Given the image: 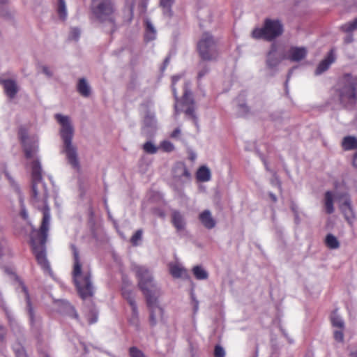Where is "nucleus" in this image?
<instances>
[{
	"instance_id": "nucleus-10",
	"label": "nucleus",
	"mask_w": 357,
	"mask_h": 357,
	"mask_svg": "<svg viewBox=\"0 0 357 357\" xmlns=\"http://www.w3.org/2000/svg\"><path fill=\"white\" fill-rule=\"evenodd\" d=\"M158 296H153L146 298L147 307L150 311L149 323L152 327L155 326L159 321L164 320V310L158 305Z\"/></svg>"
},
{
	"instance_id": "nucleus-42",
	"label": "nucleus",
	"mask_w": 357,
	"mask_h": 357,
	"mask_svg": "<svg viewBox=\"0 0 357 357\" xmlns=\"http://www.w3.org/2000/svg\"><path fill=\"white\" fill-rule=\"evenodd\" d=\"M80 36V30L77 27H73L71 29L70 34H69V39L74 40L75 41L78 40Z\"/></svg>"
},
{
	"instance_id": "nucleus-64",
	"label": "nucleus",
	"mask_w": 357,
	"mask_h": 357,
	"mask_svg": "<svg viewBox=\"0 0 357 357\" xmlns=\"http://www.w3.org/2000/svg\"><path fill=\"white\" fill-rule=\"evenodd\" d=\"M351 357H357V350L350 353Z\"/></svg>"
},
{
	"instance_id": "nucleus-33",
	"label": "nucleus",
	"mask_w": 357,
	"mask_h": 357,
	"mask_svg": "<svg viewBox=\"0 0 357 357\" xmlns=\"http://www.w3.org/2000/svg\"><path fill=\"white\" fill-rule=\"evenodd\" d=\"M130 307L132 310V314L129 319V322L131 325L138 328L139 326V320L137 305H135Z\"/></svg>"
},
{
	"instance_id": "nucleus-6",
	"label": "nucleus",
	"mask_w": 357,
	"mask_h": 357,
	"mask_svg": "<svg viewBox=\"0 0 357 357\" xmlns=\"http://www.w3.org/2000/svg\"><path fill=\"white\" fill-rule=\"evenodd\" d=\"M132 270L138 281V287L146 298L160 295V288L155 282L151 271L144 266L134 265Z\"/></svg>"
},
{
	"instance_id": "nucleus-59",
	"label": "nucleus",
	"mask_w": 357,
	"mask_h": 357,
	"mask_svg": "<svg viewBox=\"0 0 357 357\" xmlns=\"http://www.w3.org/2000/svg\"><path fill=\"white\" fill-rule=\"evenodd\" d=\"M178 102H176L174 105V115L176 116H178L181 112V110L178 109Z\"/></svg>"
},
{
	"instance_id": "nucleus-49",
	"label": "nucleus",
	"mask_w": 357,
	"mask_h": 357,
	"mask_svg": "<svg viewBox=\"0 0 357 357\" xmlns=\"http://www.w3.org/2000/svg\"><path fill=\"white\" fill-rule=\"evenodd\" d=\"M42 72L44 73L48 78H51L53 76L52 71L50 69V68L47 66H42Z\"/></svg>"
},
{
	"instance_id": "nucleus-44",
	"label": "nucleus",
	"mask_w": 357,
	"mask_h": 357,
	"mask_svg": "<svg viewBox=\"0 0 357 357\" xmlns=\"http://www.w3.org/2000/svg\"><path fill=\"white\" fill-rule=\"evenodd\" d=\"M161 147L164 151H165L167 152H170V151H173L174 148L172 143H171L169 141H163L161 143Z\"/></svg>"
},
{
	"instance_id": "nucleus-51",
	"label": "nucleus",
	"mask_w": 357,
	"mask_h": 357,
	"mask_svg": "<svg viewBox=\"0 0 357 357\" xmlns=\"http://www.w3.org/2000/svg\"><path fill=\"white\" fill-rule=\"evenodd\" d=\"M273 178L271 180V184L273 185H278L279 188H281V182L279 180L275 172H273Z\"/></svg>"
},
{
	"instance_id": "nucleus-41",
	"label": "nucleus",
	"mask_w": 357,
	"mask_h": 357,
	"mask_svg": "<svg viewBox=\"0 0 357 357\" xmlns=\"http://www.w3.org/2000/svg\"><path fill=\"white\" fill-rule=\"evenodd\" d=\"M199 66H201V69L199 70L197 75V79L199 80L201 79L209 72V68L207 65L200 63Z\"/></svg>"
},
{
	"instance_id": "nucleus-9",
	"label": "nucleus",
	"mask_w": 357,
	"mask_h": 357,
	"mask_svg": "<svg viewBox=\"0 0 357 357\" xmlns=\"http://www.w3.org/2000/svg\"><path fill=\"white\" fill-rule=\"evenodd\" d=\"M16 279L19 282V285L22 289V291L24 294L26 301L25 310L29 317V324L32 328L38 329L40 326L41 317L36 313L35 308L32 305L27 287L18 278Z\"/></svg>"
},
{
	"instance_id": "nucleus-38",
	"label": "nucleus",
	"mask_w": 357,
	"mask_h": 357,
	"mask_svg": "<svg viewBox=\"0 0 357 357\" xmlns=\"http://www.w3.org/2000/svg\"><path fill=\"white\" fill-rule=\"evenodd\" d=\"M143 149L146 153L149 154H155L158 151V148L151 141L144 143Z\"/></svg>"
},
{
	"instance_id": "nucleus-39",
	"label": "nucleus",
	"mask_w": 357,
	"mask_h": 357,
	"mask_svg": "<svg viewBox=\"0 0 357 357\" xmlns=\"http://www.w3.org/2000/svg\"><path fill=\"white\" fill-rule=\"evenodd\" d=\"M18 135L22 144L29 141L28 132L24 127L22 126L19 128Z\"/></svg>"
},
{
	"instance_id": "nucleus-45",
	"label": "nucleus",
	"mask_w": 357,
	"mask_h": 357,
	"mask_svg": "<svg viewBox=\"0 0 357 357\" xmlns=\"http://www.w3.org/2000/svg\"><path fill=\"white\" fill-rule=\"evenodd\" d=\"M156 38V31L148 32L145 31L144 40L146 42H150Z\"/></svg>"
},
{
	"instance_id": "nucleus-55",
	"label": "nucleus",
	"mask_w": 357,
	"mask_h": 357,
	"mask_svg": "<svg viewBox=\"0 0 357 357\" xmlns=\"http://www.w3.org/2000/svg\"><path fill=\"white\" fill-rule=\"evenodd\" d=\"M169 60H170V56H168L165 58V59L164 60V62H163V66L161 68V70L163 71L165 70V68H167V66H168L169 63Z\"/></svg>"
},
{
	"instance_id": "nucleus-52",
	"label": "nucleus",
	"mask_w": 357,
	"mask_h": 357,
	"mask_svg": "<svg viewBox=\"0 0 357 357\" xmlns=\"http://www.w3.org/2000/svg\"><path fill=\"white\" fill-rule=\"evenodd\" d=\"M98 321V313L96 312H91V317L89 319V324L96 323Z\"/></svg>"
},
{
	"instance_id": "nucleus-8",
	"label": "nucleus",
	"mask_w": 357,
	"mask_h": 357,
	"mask_svg": "<svg viewBox=\"0 0 357 357\" xmlns=\"http://www.w3.org/2000/svg\"><path fill=\"white\" fill-rule=\"evenodd\" d=\"M197 51L202 61H214L219 56L217 43L213 36L205 32L197 43Z\"/></svg>"
},
{
	"instance_id": "nucleus-35",
	"label": "nucleus",
	"mask_w": 357,
	"mask_h": 357,
	"mask_svg": "<svg viewBox=\"0 0 357 357\" xmlns=\"http://www.w3.org/2000/svg\"><path fill=\"white\" fill-rule=\"evenodd\" d=\"M170 273L174 278H179L183 276V273H186V270L177 265H172L170 266Z\"/></svg>"
},
{
	"instance_id": "nucleus-53",
	"label": "nucleus",
	"mask_w": 357,
	"mask_h": 357,
	"mask_svg": "<svg viewBox=\"0 0 357 357\" xmlns=\"http://www.w3.org/2000/svg\"><path fill=\"white\" fill-rule=\"evenodd\" d=\"M128 13L129 17L126 21L128 23H130L132 21V16H133V7L132 6H129L128 8Z\"/></svg>"
},
{
	"instance_id": "nucleus-27",
	"label": "nucleus",
	"mask_w": 357,
	"mask_h": 357,
	"mask_svg": "<svg viewBox=\"0 0 357 357\" xmlns=\"http://www.w3.org/2000/svg\"><path fill=\"white\" fill-rule=\"evenodd\" d=\"M341 210L347 220L354 217V212L350 199H347L344 201L341 205Z\"/></svg>"
},
{
	"instance_id": "nucleus-50",
	"label": "nucleus",
	"mask_w": 357,
	"mask_h": 357,
	"mask_svg": "<svg viewBox=\"0 0 357 357\" xmlns=\"http://www.w3.org/2000/svg\"><path fill=\"white\" fill-rule=\"evenodd\" d=\"M145 25H146V31H148V32L156 31L153 24L151 23V22L149 20H146L145 21Z\"/></svg>"
},
{
	"instance_id": "nucleus-18",
	"label": "nucleus",
	"mask_w": 357,
	"mask_h": 357,
	"mask_svg": "<svg viewBox=\"0 0 357 357\" xmlns=\"http://www.w3.org/2000/svg\"><path fill=\"white\" fill-rule=\"evenodd\" d=\"M335 50L331 49L330 52L328 53L326 57L318 65L316 70V75H321L326 70H327L330 66L335 61Z\"/></svg>"
},
{
	"instance_id": "nucleus-37",
	"label": "nucleus",
	"mask_w": 357,
	"mask_h": 357,
	"mask_svg": "<svg viewBox=\"0 0 357 357\" xmlns=\"http://www.w3.org/2000/svg\"><path fill=\"white\" fill-rule=\"evenodd\" d=\"M142 229H138L132 235L130 239V242L133 246H137L139 245V241L142 239Z\"/></svg>"
},
{
	"instance_id": "nucleus-34",
	"label": "nucleus",
	"mask_w": 357,
	"mask_h": 357,
	"mask_svg": "<svg viewBox=\"0 0 357 357\" xmlns=\"http://www.w3.org/2000/svg\"><path fill=\"white\" fill-rule=\"evenodd\" d=\"M331 319L333 326L339 328L342 330L344 328V320L341 317L337 314L335 312L332 314Z\"/></svg>"
},
{
	"instance_id": "nucleus-57",
	"label": "nucleus",
	"mask_w": 357,
	"mask_h": 357,
	"mask_svg": "<svg viewBox=\"0 0 357 357\" xmlns=\"http://www.w3.org/2000/svg\"><path fill=\"white\" fill-rule=\"evenodd\" d=\"M180 133H181V130H180L178 128H176V129H175V130L172 132V134H171V137H172V138H175V137H178V136L180 135Z\"/></svg>"
},
{
	"instance_id": "nucleus-32",
	"label": "nucleus",
	"mask_w": 357,
	"mask_h": 357,
	"mask_svg": "<svg viewBox=\"0 0 357 357\" xmlns=\"http://www.w3.org/2000/svg\"><path fill=\"white\" fill-rule=\"evenodd\" d=\"M325 206L328 214H331L334 212L333 197V194L330 191H327L325 193Z\"/></svg>"
},
{
	"instance_id": "nucleus-30",
	"label": "nucleus",
	"mask_w": 357,
	"mask_h": 357,
	"mask_svg": "<svg viewBox=\"0 0 357 357\" xmlns=\"http://www.w3.org/2000/svg\"><path fill=\"white\" fill-rule=\"evenodd\" d=\"M192 273L196 279L199 280H206L208 277V272L201 266H195L192 268Z\"/></svg>"
},
{
	"instance_id": "nucleus-1",
	"label": "nucleus",
	"mask_w": 357,
	"mask_h": 357,
	"mask_svg": "<svg viewBox=\"0 0 357 357\" xmlns=\"http://www.w3.org/2000/svg\"><path fill=\"white\" fill-rule=\"evenodd\" d=\"M48 190L42 178V167L38 160L31 165V203L43 212L41 225L36 234L31 236V245L38 265L45 273L52 274V269L47 259L46 242L50 229L51 214L47 205Z\"/></svg>"
},
{
	"instance_id": "nucleus-56",
	"label": "nucleus",
	"mask_w": 357,
	"mask_h": 357,
	"mask_svg": "<svg viewBox=\"0 0 357 357\" xmlns=\"http://www.w3.org/2000/svg\"><path fill=\"white\" fill-rule=\"evenodd\" d=\"M6 335V330L3 326H0V340L3 341L4 340Z\"/></svg>"
},
{
	"instance_id": "nucleus-60",
	"label": "nucleus",
	"mask_w": 357,
	"mask_h": 357,
	"mask_svg": "<svg viewBox=\"0 0 357 357\" xmlns=\"http://www.w3.org/2000/svg\"><path fill=\"white\" fill-rule=\"evenodd\" d=\"M354 40L352 35H349L344 38L346 43H351Z\"/></svg>"
},
{
	"instance_id": "nucleus-2",
	"label": "nucleus",
	"mask_w": 357,
	"mask_h": 357,
	"mask_svg": "<svg viewBox=\"0 0 357 357\" xmlns=\"http://www.w3.org/2000/svg\"><path fill=\"white\" fill-rule=\"evenodd\" d=\"M54 118L61 126L60 136L63 144L62 152L66 154L67 161L71 167L79 171L80 169V164L78 159L77 149L73 144L74 127L71 124L68 116L56 114Z\"/></svg>"
},
{
	"instance_id": "nucleus-54",
	"label": "nucleus",
	"mask_w": 357,
	"mask_h": 357,
	"mask_svg": "<svg viewBox=\"0 0 357 357\" xmlns=\"http://www.w3.org/2000/svg\"><path fill=\"white\" fill-rule=\"evenodd\" d=\"M192 301H193V311H194V313H196L198 311V308H199V301L194 296H192Z\"/></svg>"
},
{
	"instance_id": "nucleus-28",
	"label": "nucleus",
	"mask_w": 357,
	"mask_h": 357,
	"mask_svg": "<svg viewBox=\"0 0 357 357\" xmlns=\"http://www.w3.org/2000/svg\"><path fill=\"white\" fill-rule=\"evenodd\" d=\"M57 13L62 21H65L68 17L67 8L65 0H58Z\"/></svg>"
},
{
	"instance_id": "nucleus-29",
	"label": "nucleus",
	"mask_w": 357,
	"mask_h": 357,
	"mask_svg": "<svg viewBox=\"0 0 357 357\" xmlns=\"http://www.w3.org/2000/svg\"><path fill=\"white\" fill-rule=\"evenodd\" d=\"M121 294L123 298L128 301L130 306L137 305L135 296L130 289L126 287H123L121 289Z\"/></svg>"
},
{
	"instance_id": "nucleus-24",
	"label": "nucleus",
	"mask_w": 357,
	"mask_h": 357,
	"mask_svg": "<svg viewBox=\"0 0 357 357\" xmlns=\"http://www.w3.org/2000/svg\"><path fill=\"white\" fill-rule=\"evenodd\" d=\"M341 145L344 151L357 149V137L351 135L346 136L342 139Z\"/></svg>"
},
{
	"instance_id": "nucleus-61",
	"label": "nucleus",
	"mask_w": 357,
	"mask_h": 357,
	"mask_svg": "<svg viewBox=\"0 0 357 357\" xmlns=\"http://www.w3.org/2000/svg\"><path fill=\"white\" fill-rule=\"evenodd\" d=\"M268 195H269L270 198L271 199V200L273 202H277L278 199H277L276 195L274 193L271 192L268 193Z\"/></svg>"
},
{
	"instance_id": "nucleus-46",
	"label": "nucleus",
	"mask_w": 357,
	"mask_h": 357,
	"mask_svg": "<svg viewBox=\"0 0 357 357\" xmlns=\"http://www.w3.org/2000/svg\"><path fill=\"white\" fill-rule=\"evenodd\" d=\"M15 351L17 357H27L25 350L23 347L15 348Z\"/></svg>"
},
{
	"instance_id": "nucleus-4",
	"label": "nucleus",
	"mask_w": 357,
	"mask_h": 357,
	"mask_svg": "<svg viewBox=\"0 0 357 357\" xmlns=\"http://www.w3.org/2000/svg\"><path fill=\"white\" fill-rule=\"evenodd\" d=\"M91 10L93 15L99 22H108L110 24V34L117 30L118 26L114 15L116 8L112 0H92Z\"/></svg>"
},
{
	"instance_id": "nucleus-22",
	"label": "nucleus",
	"mask_w": 357,
	"mask_h": 357,
	"mask_svg": "<svg viewBox=\"0 0 357 357\" xmlns=\"http://www.w3.org/2000/svg\"><path fill=\"white\" fill-rule=\"evenodd\" d=\"M22 146L25 153V157L27 159L33 158L38 149L37 142L30 140L26 143L22 144Z\"/></svg>"
},
{
	"instance_id": "nucleus-17",
	"label": "nucleus",
	"mask_w": 357,
	"mask_h": 357,
	"mask_svg": "<svg viewBox=\"0 0 357 357\" xmlns=\"http://www.w3.org/2000/svg\"><path fill=\"white\" fill-rule=\"evenodd\" d=\"M5 94L10 99L15 98L19 91V86L15 79H3L2 84Z\"/></svg>"
},
{
	"instance_id": "nucleus-15",
	"label": "nucleus",
	"mask_w": 357,
	"mask_h": 357,
	"mask_svg": "<svg viewBox=\"0 0 357 357\" xmlns=\"http://www.w3.org/2000/svg\"><path fill=\"white\" fill-rule=\"evenodd\" d=\"M10 186L12 187L14 192L17 195L18 199L20 202V215L22 217V219L24 220H29V213L26 208L25 204H24V198L23 196V194L22 192V190L20 189V185L18 183L12 178H9Z\"/></svg>"
},
{
	"instance_id": "nucleus-3",
	"label": "nucleus",
	"mask_w": 357,
	"mask_h": 357,
	"mask_svg": "<svg viewBox=\"0 0 357 357\" xmlns=\"http://www.w3.org/2000/svg\"><path fill=\"white\" fill-rule=\"evenodd\" d=\"M70 248L74 260L73 271L74 282L79 296L84 300L91 297L94 293L91 274L90 271H88L84 273L83 275H82V264L80 263L79 250L74 244L70 245Z\"/></svg>"
},
{
	"instance_id": "nucleus-13",
	"label": "nucleus",
	"mask_w": 357,
	"mask_h": 357,
	"mask_svg": "<svg viewBox=\"0 0 357 357\" xmlns=\"http://www.w3.org/2000/svg\"><path fill=\"white\" fill-rule=\"evenodd\" d=\"M278 45L275 43H273L271 45L269 51L266 54V66L274 72L276 71V68L283 59V57L278 54Z\"/></svg>"
},
{
	"instance_id": "nucleus-16",
	"label": "nucleus",
	"mask_w": 357,
	"mask_h": 357,
	"mask_svg": "<svg viewBox=\"0 0 357 357\" xmlns=\"http://www.w3.org/2000/svg\"><path fill=\"white\" fill-rule=\"evenodd\" d=\"M58 311L63 314L80 321L79 314L75 307L67 301L60 300L58 302Z\"/></svg>"
},
{
	"instance_id": "nucleus-12",
	"label": "nucleus",
	"mask_w": 357,
	"mask_h": 357,
	"mask_svg": "<svg viewBox=\"0 0 357 357\" xmlns=\"http://www.w3.org/2000/svg\"><path fill=\"white\" fill-rule=\"evenodd\" d=\"M181 104L186 108L183 110L185 116L188 119L191 120L195 126L198 128V117L195 113V101L192 97V93L190 91L185 90L183 95Z\"/></svg>"
},
{
	"instance_id": "nucleus-31",
	"label": "nucleus",
	"mask_w": 357,
	"mask_h": 357,
	"mask_svg": "<svg viewBox=\"0 0 357 357\" xmlns=\"http://www.w3.org/2000/svg\"><path fill=\"white\" fill-rule=\"evenodd\" d=\"M325 243L330 249H337L340 247V242L337 238L332 234H328L326 236Z\"/></svg>"
},
{
	"instance_id": "nucleus-14",
	"label": "nucleus",
	"mask_w": 357,
	"mask_h": 357,
	"mask_svg": "<svg viewBox=\"0 0 357 357\" xmlns=\"http://www.w3.org/2000/svg\"><path fill=\"white\" fill-rule=\"evenodd\" d=\"M173 177L178 182L185 183L190 181L191 174L186 165L182 162H176L172 169Z\"/></svg>"
},
{
	"instance_id": "nucleus-7",
	"label": "nucleus",
	"mask_w": 357,
	"mask_h": 357,
	"mask_svg": "<svg viewBox=\"0 0 357 357\" xmlns=\"http://www.w3.org/2000/svg\"><path fill=\"white\" fill-rule=\"evenodd\" d=\"M284 32V26L281 20L278 19L266 18L262 27L255 28L251 36L254 39H263L271 42L279 38Z\"/></svg>"
},
{
	"instance_id": "nucleus-47",
	"label": "nucleus",
	"mask_w": 357,
	"mask_h": 357,
	"mask_svg": "<svg viewBox=\"0 0 357 357\" xmlns=\"http://www.w3.org/2000/svg\"><path fill=\"white\" fill-rule=\"evenodd\" d=\"M334 338L337 342H342L344 340V334L342 331H335L334 332Z\"/></svg>"
},
{
	"instance_id": "nucleus-23",
	"label": "nucleus",
	"mask_w": 357,
	"mask_h": 357,
	"mask_svg": "<svg viewBox=\"0 0 357 357\" xmlns=\"http://www.w3.org/2000/svg\"><path fill=\"white\" fill-rule=\"evenodd\" d=\"M77 90L83 97L87 98L91 95V89L85 78H80L78 80Z\"/></svg>"
},
{
	"instance_id": "nucleus-43",
	"label": "nucleus",
	"mask_w": 357,
	"mask_h": 357,
	"mask_svg": "<svg viewBox=\"0 0 357 357\" xmlns=\"http://www.w3.org/2000/svg\"><path fill=\"white\" fill-rule=\"evenodd\" d=\"M214 356L215 357H225V351L222 347L219 344L215 346L214 349Z\"/></svg>"
},
{
	"instance_id": "nucleus-21",
	"label": "nucleus",
	"mask_w": 357,
	"mask_h": 357,
	"mask_svg": "<svg viewBox=\"0 0 357 357\" xmlns=\"http://www.w3.org/2000/svg\"><path fill=\"white\" fill-rule=\"evenodd\" d=\"M199 220L202 225L208 229H213L215 226V221L208 210H205L200 213Z\"/></svg>"
},
{
	"instance_id": "nucleus-26",
	"label": "nucleus",
	"mask_w": 357,
	"mask_h": 357,
	"mask_svg": "<svg viewBox=\"0 0 357 357\" xmlns=\"http://www.w3.org/2000/svg\"><path fill=\"white\" fill-rule=\"evenodd\" d=\"M174 1L175 0H160V6L162 8L163 15L169 18L173 15L172 6Z\"/></svg>"
},
{
	"instance_id": "nucleus-62",
	"label": "nucleus",
	"mask_w": 357,
	"mask_h": 357,
	"mask_svg": "<svg viewBox=\"0 0 357 357\" xmlns=\"http://www.w3.org/2000/svg\"><path fill=\"white\" fill-rule=\"evenodd\" d=\"M262 160H263V162H264V166H265L266 169L267 171H268V172H273L270 169V168H269V167H268V163L266 162V161L264 158H262Z\"/></svg>"
},
{
	"instance_id": "nucleus-40",
	"label": "nucleus",
	"mask_w": 357,
	"mask_h": 357,
	"mask_svg": "<svg viewBox=\"0 0 357 357\" xmlns=\"http://www.w3.org/2000/svg\"><path fill=\"white\" fill-rule=\"evenodd\" d=\"M130 357H146L144 354L136 347H131L129 349Z\"/></svg>"
},
{
	"instance_id": "nucleus-25",
	"label": "nucleus",
	"mask_w": 357,
	"mask_h": 357,
	"mask_svg": "<svg viewBox=\"0 0 357 357\" xmlns=\"http://www.w3.org/2000/svg\"><path fill=\"white\" fill-rule=\"evenodd\" d=\"M197 181L200 182H207L211 180V174L208 167L205 165L200 167L196 174Z\"/></svg>"
},
{
	"instance_id": "nucleus-58",
	"label": "nucleus",
	"mask_w": 357,
	"mask_h": 357,
	"mask_svg": "<svg viewBox=\"0 0 357 357\" xmlns=\"http://www.w3.org/2000/svg\"><path fill=\"white\" fill-rule=\"evenodd\" d=\"M352 165H353L354 167L357 169V150L354 153Z\"/></svg>"
},
{
	"instance_id": "nucleus-63",
	"label": "nucleus",
	"mask_w": 357,
	"mask_h": 357,
	"mask_svg": "<svg viewBox=\"0 0 357 357\" xmlns=\"http://www.w3.org/2000/svg\"><path fill=\"white\" fill-rule=\"evenodd\" d=\"M172 91H173V93H174V98L176 99V101L178 102V96H177V94H176V89L174 87V85L172 84Z\"/></svg>"
},
{
	"instance_id": "nucleus-20",
	"label": "nucleus",
	"mask_w": 357,
	"mask_h": 357,
	"mask_svg": "<svg viewBox=\"0 0 357 357\" xmlns=\"http://www.w3.org/2000/svg\"><path fill=\"white\" fill-rule=\"evenodd\" d=\"M172 223L178 231L183 230L185 227V220L183 215L178 211L172 213Z\"/></svg>"
},
{
	"instance_id": "nucleus-5",
	"label": "nucleus",
	"mask_w": 357,
	"mask_h": 357,
	"mask_svg": "<svg viewBox=\"0 0 357 357\" xmlns=\"http://www.w3.org/2000/svg\"><path fill=\"white\" fill-rule=\"evenodd\" d=\"M340 102L344 107H352L357 102V75L345 73L340 80L337 89Z\"/></svg>"
},
{
	"instance_id": "nucleus-36",
	"label": "nucleus",
	"mask_w": 357,
	"mask_h": 357,
	"mask_svg": "<svg viewBox=\"0 0 357 357\" xmlns=\"http://www.w3.org/2000/svg\"><path fill=\"white\" fill-rule=\"evenodd\" d=\"M341 29L347 33H351L357 29V17L353 21L344 24L341 26Z\"/></svg>"
},
{
	"instance_id": "nucleus-19",
	"label": "nucleus",
	"mask_w": 357,
	"mask_h": 357,
	"mask_svg": "<svg viewBox=\"0 0 357 357\" xmlns=\"http://www.w3.org/2000/svg\"><path fill=\"white\" fill-rule=\"evenodd\" d=\"M307 55L305 47H291L289 51V59L292 61L298 62L303 60Z\"/></svg>"
},
{
	"instance_id": "nucleus-11",
	"label": "nucleus",
	"mask_w": 357,
	"mask_h": 357,
	"mask_svg": "<svg viewBox=\"0 0 357 357\" xmlns=\"http://www.w3.org/2000/svg\"><path fill=\"white\" fill-rule=\"evenodd\" d=\"M153 103L151 100H146L139 105V111L143 116V125L148 128H155L157 123L155 114L153 111Z\"/></svg>"
},
{
	"instance_id": "nucleus-48",
	"label": "nucleus",
	"mask_w": 357,
	"mask_h": 357,
	"mask_svg": "<svg viewBox=\"0 0 357 357\" xmlns=\"http://www.w3.org/2000/svg\"><path fill=\"white\" fill-rule=\"evenodd\" d=\"M238 106L241 115L246 114L248 112V107L245 103H239Z\"/></svg>"
}]
</instances>
